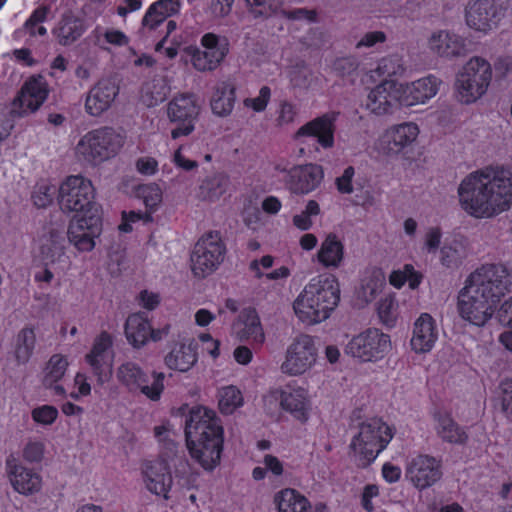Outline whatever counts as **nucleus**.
Here are the masks:
<instances>
[{"label":"nucleus","instance_id":"nucleus-52","mask_svg":"<svg viewBox=\"0 0 512 512\" xmlns=\"http://www.w3.org/2000/svg\"><path fill=\"white\" fill-rule=\"evenodd\" d=\"M377 72L381 76H402L406 71L404 59L397 54L383 57L377 65Z\"/></svg>","mask_w":512,"mask_h":512},{"label":"nucleus","instance_id":"nucleus-17","mask_svg":"<svg viewBox=\"0 0 512 512\" xmlns=\"http://www.w3.org/2000/svg\"><path fill=\"white\" fill-rule=\"evenodd\" d=\"M316 358L314 339L310 335L301 334L288 346L281 371L289 376L302 375L315 364Z\"/></svg>","mask_w":512,"mask_h":512},{"label":"nucleus","instance_id":"nucleus-36","mask_svg":"<svg viewBox=\"0 0 512 512\" xmlns=\"http://www.w3.org/2000/svg\"><path fill=\"white\" fill-rule=\"evenodd\" d=\"M435 431L437 436L445 443L465 445L468 441L466 429L460 426L448 412H435Z\"/></svg>","mask_w":512,"mask_h":512},{"label":"nucleus","instance_id":"nucleus-37","mask_svg":"<svg viewBox=\"0 0 512 512\" xmlns=\"http://www.w3.org/2000/svg\"><path fill=\"white\" fill-rule=\"evenodd\" d=\"M236 102V88L230 80L218 81L212 90L210 107L218 117L229 116Z\"/></svg>","mask_w":512,"mask_h":512},{"label":"nucleus","instance_id":"nucleus-39","mask_svg":"<svg viewBox=\"0 0 512 512\" xmlns=\"http://www.w3.org/2000/svg\"><path fill=\"white\" fill-rule=\"evenodd\" d=\"M197 362L196 345L178 343L165 356V364L172 370L188 371Z\"/></svg>","mask_w":512,"mask_h":512},{"label":"nucleus","instance_id":"nucleus-30","mask_svg":"<svg viewBox=\"0 0 512 512\" xmlns=\"http://www.w3.org/2000/svg\"><path fill=\"white\" fill-rule=\"evenodd\" d=\"M179 0H157L145 11L140 26L143 36H151L167 18L176 15L180 11Z\"/></svg>","mask_w":512,"mask_h":512},{"label":"nucleus","instance_id":"nucleus-32","mask_svg":"<svg viewBox=\"0 0 512 512\" xmlns=\"http://www.w3.org/2000/svg\"><path fill=\"white\" fill-rule=\"evenodd\" d=\"M509 277L507 268L502 264H485L471 272L464 288H498L505 285Z\"/></svg>","mask_w":512,"mask_h":512},{"label":"nucleus","instance_id":"nucleus-38","mask_svg":"<svg viewBox=\"0 0 512 512\" xmlns=\"http://www.w3.org/2000/svg\"><path fill=\"white\" fill-rule=\"evenodd\" d=\"M68 368V360L61 354L51 356L44 369L43 385L46 388L53 389L56 395L65 396V388L58 384L64 377Z\"/></svg>","mask_w":512,"mask_h":512},{"label":"nucleus","instance_id":"nucleus-23","mask_svg":"<svg viewBox=\"0 0 512 512\" xmlns=\"http://www.w3.org/2000/svg\"><path fill=\"white\" fill-rule=\"evenodd\" d=\"M406 475L417 489L424 490L441 479V461L427 454H419L409 462Z\"/></svg>","mask_w":512,"mask_h":512},{"label":"nucleus","instance_id":"nucleus-2","mask_svg":"<svg viewBox=\"0 0 512 512\" xmlns=\"http://www.w3.org/2000/svg\"><path fill=\"white\" fill-rule=\"evenodd\" d=\"M185 437L191 457L205 470H213L220 463L224 430L215 411L193 407L186 419Z\"/></svg>","mask_w":512,"mask_h":512},{"label":"nucleus","instance_id":"nucleus-3","mask_svg":"<svg viewBox=\"0 0 512 512\" xmlns=\"http://www.w3.org/2000/svg\"><path fill=\"white\" fill-rule=\"evenodd\" d=\"M493 80V67L488 59L475 55L468 58L455 75L453 93L461 104H473L483 98Z\"/></svg>","mask_w":512,"mask_h":512},{"label":"nucleus","instance_id":"nucleus-5","mask_svg":"<svg viewBox=\"0 0 512 512\" xmlns=\"http://www.w3.org/2000/svg\"><path fill=\"white\" fill-rule=\"evenodd\" d=\"M395 435V428L381 418H371L359 426L350 447L363 466H368L383 452Z\"/></svg>","mask_w":512,"mask_h":512},{"label":"nucleus","instance_id":"nucleus-34","mask_svg":"<svg viewBox=\"0 0 512 512\" xmlns=\"http://www.w3.org/2000/svg\"><path fill=\"white\" fill-rule=\"evenodd\" d=\"M345 256V245L340 236L334 232L325 235L316 253L318 263L328 269H338L341 267Z\"/></svg>","mask_w":512,"mask_h":512},{"label":"nucleus","instance_id":"nucleus-58","mask_svg":"<svg viewBox=\"0 0 512 512\" xmlns=\"http://www.w3.org/2000/svg\"><path fill=\"white\" fill-rule=\"evenodd\" d=\"M59 415L58 409L52 405H42L36 407L31 412V417L34 422L42 425L53 424Z\"/></svg>","mask_w":512,"mask_h":512},{"label":"nucleus","instance_id":"nucleus-28","mask_svg":"<svg viewBox=\"0 0 512 512\" xmlns=\"http://www.w3.org/2000/svg\"><path fill=\"white\" fill-rule=\"evenodd\" d=\"M429 51L444 59H453L466 52L465 39L449 30L434 31L427 40Z\"/></svg>","mask_w":512,"mask_h":512},{"label":"nucleus","instance_id":"nucleus-62","mask_svg":"<svg viewBox=\"0 0 512 512\" xmlns=\"http://www.w3.org/2000/svg\"><path fill=\"white\" fill-rule=\"evenodd\" d=\"M355 175V169L352 166H348L344 169L341 176L336 179V186L340 193L351 194L354 191L353 188V177Z\"/></svg>","mask_w":512,"mask_h":512},{"label":"nucleus","instance_id":"nucleus-61","mask_svg":"<svg viewBox=\"0 0 512 512\" xmlns=\"http://www.w3.org/2000/svg\"><path fill=\"white\" fill-rule=\"evenodd\" d=\"M186 145H180L172 155V162L174 165L184 171H192L198 168L199 164L197 161L189 159L183 154Z\"/></svg>","mask_w":512,"mask_h":512},{"label":"nucleus","instance_id":"nucleus-46","mask_svg":"<svg viewBox=\"0 0 512 512\" xmlns=\"http://www.w3.org/2000/svg\"><path fill=\"white\" fill-rule=\"evenodd\" d=\"M377 315L380 322L388 327L393 328L399 317V304L394 293L381 298L377 303Z\"/></svg>","mask_w":512,"mask_h":512},{"label":"nucleus","instance_id":"nucleus-24","mask_svg":"<svg viewBox=\"0 0 512 512\" xmlns=\"http://www.w3.org/2000/svg\"><path fill=\"white\" fill-rule=\"evenodd\" d=\"M5 468L9 482L16 492L31 495L41 489V475L33 468L26 467L14 455L11 454L6 458Z\"/></svg>","mask_w":512,"mask_h":512},{"label":"nucleus","instance_id":"nucleus-31","mask_svg":"<svg viewBox=\"0 0 512 512\" xmlns=\"http://www.w3.org/2000/svg\"><path fill=\"white\" fill-rule=\"evenodd\" d=\"M119 92L118 86L109 79L100 80L88 92L85 110L91 116H99L108 110Z\"/></svg>","mask_w":512,"mask_h":512},{"label":"nucleus","instance_id":"nucleus-20","mask_svg":"<svg viewBox=\"0 0 512 512\" xmlns=\"http://www.w3.org/2000/svg\"><path fill=\"white\" fill-rule=\"evenodd\" d=\"M420 127L413 121H405L388 127L378 140L379 149L388 156L399 155L416 144Z\"/></svg>","mask_w":512,"mask_h":512},{"label":"nucleus","instance_id":"nucleus-45","mask_svg":"<svg viewBox=\"0 0 512 512\" xmlns=\"http://www.w3.org/2000/svg\"><path fill=\"white\" fill-rule=\"evenodd\" d=\"M252 19L264 21L276 15L283 0H244Z\"/></svg>","mask_w":512,"mask_h":512},{"label":"nucleus","instance_id":"nucleus-9","mask_svg":"<svg viewBox=\"0 0 512 512\" xmlns=\"http://www.w3.org/2000/svg\"><path fill=\"white\" fill-rule=\"evenodd\" d=\"M200 110L198 98L192 93H179L168 102L166 115L174 124L170 133L173 140L188 137L195 131Z\"/></svg>","mask_w":512,"mask_h":512},{"label":"nucleus","instance_id":"nucleus-25","mask_svg":"<svg viewBox=\"0 0 512 512\" xmlns=\"http://www.w3.org/2000/svg\"><path fill=\"white\" fill-rule=\"evenodd\" d=\"M337 114L334 112L325 113L302 125L294 134L293 138L300 141L304 137H312L323 149H330L335 144V122Z\"/></svg>","mask_w":512,"mask_h":512},{"label":"nucleus","instance_id":"nucleus-1","mask_svg":"<svg viewBox=\"0 0 512 512\" xmlns=\"http://www.w3.org/2000/svg\"><path fill=\"white\" fill-rule=\"evenodd\" d=\"M461 210L474 219H491L512 207V170L490 165L467 174L457 188Z\"/></svg>","mask_w":512,"mask_h":512},{"label":"nucleus","instance_id":"nucleus-40","mask_svg":"<svg viewBox=\"0 0 512 512\" xmlns=\"http://www.w3.org/2000/svg\"><path fill=\"white\" fill-rule=\"evenodd\" d=\"M85 30L83 20L74 15H65L54 29V35L59 44L68 46L77 41Z\"/></svg>","mask_w":512,"mask_h":512},{"label":"nucleus","instance_id":"nucleus-51","mask_svg":"<svg viewBox=\"0 0 512 512\" xmlns=\"http://www.w3.org/2000/svg\"><path fill=\"white\" fill-rule=\"evenodd\" d=\"M167 92V86L162 80H153L144 85L141 99L147 107H154L166 99Z\"/></svg>","mask_w":512,"mask_h":512},{"label":"nucleus","instance_id":"nucleus-60","mask_svg":"<svg viewBox=\"0 0 512 512\" xmlns=\"http://www.w3.org/2000/svg\"><path fill=\"white\" fill-rule=\"evenodd\" d=\"M387 36L383 31L375 30L364 33L355 44L356 49H368L382 44L386 41Z\"/></svg>","mask_w":512,"mask_h":512},{"label":"nucleus","instance_id":"nucleus-12","mask_svg":"<svg viewBox=\"0 0 512 512\" xmlns=\"http://www.w3.org/2000/svg\"><path fill=\"white\" fill-rule=\"evenodd\" d=\"M225 252V245L217 232L201 236L195 243L190 257L193 274L199 278L212 274L223 262Z\"/></svg>","mask_w":512,"mask_h":512},{"label":"nucleus","instance_id":"nucleus-63","mask_svg":"<svg viewBox=\"0 0 512 512\" xmlns=\"http://www.w3.org/2000/svg\"><path fill=\"white\" fill-rule=\"evenodd\" d=\"M501 406L505 414L512 413V379L506 378L500 382Z\"/></svg>","mask_w":512,"mask_h":512},{"label":"nucleus","instance_id":"nucleus-56","mask_svg":"<svg viewBox=\"0 0 512 512\" xmlns=\"http://www.w3.org/2000/svg\"><path fill=\"white\" fill-rule=\"evenodd\" d=\"M272 96V91L268 86H262L255 97H248L243 100L244 107L251 109L256 113L266 110Z\"/></svg>","mask_w":512,"mask_h":512},{"label":"nucleus","instance_id":"nucleus-13","mask_svg":"<svg viewBox=\"0 0 512 512\" xmlns=\"http://www.w3.org/2000/svg\"><path fill=\"white\" fill-rule=\"evenodd\" d=\"M102 233L100 208H90L86 213L75 214L67 229L69 243L78 252H90L96 246V239Z\"/></svg>","mask_w":512,"mask_h":512},{"label":"nucleus","instance_id":"nucleus-35","mask_svg":"<svg viewBox=\"0 0 512 512\" xmlns=\"http://www.w3.org/2000/svg\"><path fill=\"white\" fill-rule=\"evenodd\" d=\"M235 329L241 341L254 345H262L265 341L263 327L255 308H245L241 311Z\"/></svg>","mask_w":512,"mask_h":512},{"label":"nucleus","instance_id":"nucleus-42","mask_svg":"<svg viewBox=\"0 0 512 512\" xmlns=\"http://www.w3.org/2000/svg\"><path fill=\"white\" fill-rule=\"evenodd\" d=\"M38 254L46 264L59 262L65 254L61 236L56 232L42 236L38 241Z\"/></svg>","mask_w":512,"mask_h":512},{"label":"nucleus","instance_id":"nucleus-10","mask_svg":"<svg viewBox=\"0 0 512 512\" xmlns=\"http://www.w3.org/2000/svg\"><path fill=\"white\" fill-rule=\"evenodd\" d=\"M118 381L130 392L140 391L151 401H158L164 390L165 375L162 372H145L137 363H122L116 373Z\"/></svg>","mask_w":512,"mask_h":512},{"label":"nucleus","instance_id":"nucleus-29","mask_svg":"<svg viewBox=\"0 0 512 512\" xmlns=\"http://www.w3.org/2000/svg\"><path fill=\"white\" fill-rule=\"evenodd\" d=\"M143 477L147 489L157 495L168 498L173 479L170 467L165 460L145 461L143 465Z\"/></svg>","mask_w":512,"mask_h":512},{"label":"nucleus","instance_id":"nucleus-7","mask_svg":"<svg viewBox=\"0 0 512 512\" xmlns=\"http://www.w3.org/2000/svg\"><path fill=\"white\" fill-rule=\"evenodd\" d=\"M341 290H302L293 303L297 317L306 324L326 320L340 301Z\"/></svg>","mask_w":512,"mask_h":512},{"label":"nucleus","instance_id":"nucleus-54","mask_svg":"<svg viewBox=\"0 0 512 512\" xmlns=\"http://www.w3.org/2000/svg\"><path fill=\"white\" fill-rule=\"evenodd\" d=\"M298 116V109L290 101L283 100L279 103L276 111L275 123L277 127L283 128L292 125Z\"/></svg>","mask_w":512,"mask_h":512},{"label":"nucleus","instance_id":"nucleus-43","mask_svg":"<svg viewBox=\"0 0 512 512\" xmlns=\"http://www.w3.org/2000/svg\"><path fill=\"white\" fill-rule=\"evenodd\" d=\"M228 178L223 174H214L205 178L198 188L201 200L214 202L219 200L227 191Z\"/></svg>","mask_w":512,"mask_h":512},{"label":"nucleus","instance_id":"nucleus-49","mask_svg":"<svg viewBox=\"0 0 512 512\" xmlns=\"http://www.w3.org/2000/svg\"><path fill=\"white\" fill-rule=\"evenodd\" d=\"M137 195L142 199L147 213L152 216L161 206L163 201V190L156 183L140 185L137 189Z\"/></svg>","mask_w":512,"mask_h":512},{"label":"nucleus","instance_id":"nucleus-55","mask_svg":"<svg viewBox=\"0 0 512 512\" xmlns=\"http://www.w3.org/2000/svg\"><path fill=\"white\" fill-rule=\"evenodd\" d=\"M55 187L48 182L38 183L32 193V201L38 208H45L53 202Z\"/></svg>","mask_w":512,"mask_h":512},{"label":"nucleus","instance_id":"nucleus-27","mask_svg":"<svg viewBox=\"0 0 512 512\" xmlns=\"http://www.w3.org/2000/svg\"><path fill=\"white\" fill-rule=\"evenodd\" d=\"M324 179V169L315 163L296 165L289 171L288 186L292 193L306 195L315 191Z\"/></svg>","mask_w":512,"mask_h":512},{"label":"nucleus","instance_id":"nucleus-22","mask_svg":"<svg viewBox=\"0 0 512 512\" xmlns=\"http://www.w3.org/2000/svg\"><path fill=\"white\" fill-rule=\"evenodd\" d=\"M112 345L111 335L103 331L95 338L90 352L85 356L86 363L91 367L100 385L107 382L112 375Z\"/></svg>","mask_w":512,"mask_h":512},{"label":"nucleus","instance_id":"nucleus-33","mask_svg":"<svg viewBox=\"0 0 512 512\" xmlns=\"http://www.w3.org/2000/svg\"><path fill=\"white\" fill-rule=\"evenodd\" d=\"M438 339V329L435 320L428 313H421L414 322L411 348L416 353L430 352Z\"/></svg>","mask_w":512,"mask_h":512},{"label":"nucleus","instance_id":"nucleus-6","mask_svg":"<svg viewBox=\"0 0 512 512\" xmlns=\"http://www.w3.org/2000/svg\"><path fill=\"white\" fill-rule=\"evenodd\" d=\"M510 0H469L464 7L465 25L487 36L496 31L506 19Z\"/></svg>","mask_w":512,"mask_h":512},{"label":"nucleus","instance_id":"nucleus-41","mask_svg":"<svg viewBox=\"0 0 512 512\" xmlns=\"http://www.w3.org/2000/svg\"><path fill=\"white\" fill-rule=\"evenodd\" d=\"M277 512H312L309 500L292 488H285L275 494Z\"/></svg>","mask_w":512,"mask_h":512},{"label":"nucleus","instance_id":"nucleus-64","mask_svg":"<svg viewBox=\"0 0 512 512\" xmlns=\"http://www.w3.org/2000/svg\"><path fill=\"white\" fill-rule=\"evenodd\" d=\"M159 163L152 156H143L136 161L137 171L146 176H153L158 172Z\"/></svg>","mask_w":512,"mask_h":512},{"label":"nucleus","instance_id":"nucleus-50","mask_svg":"<svg viewBox=\"0 0 512 512\" xmlns=\"http://www.w3.org/2000/svg\"><path fill=\"white\" fill-rule=\"evenodd\" d=\"M36 342L34 329L23 328L17 335L15 357L19 363H26L31 357Z\"/></svg>","mask_w":512,"mask_h":512},{"label":"nucleus","instance_id":"nucleus-48","mask_svg":"<svg viewBox=\"0 0 512 512\" xmlns=\"http://www.w3.org/2000/svg\"><path fill=\"white\" fill-rule=\"evenodd\" d=\"M422 274L418 272L411 264H405L403 267L393 270L389 276V282L395 288H401L408 285L409 288H417L421 284Z\"/></svg>","mask_w":512,"mask_h":512},{"label":"nucleus","instance_id":"nucleus-4","mask_svg":"<svg viewBox=\"0 0 512 512\" xmlns=\"http://www.w3.org/2000/svg\"><path fill=\"white\" fill-rule=\"evenodd\" d=\"M125 137L110 127L88 131L80 137L73 152L80 163L97 166L115 157L122 149Z\"/></svg>","mask_w":512,"mask_h":512},{"label":"nucleus","instance_id":"nucleus-59","mask_svg":"<svg viewBox=\"0 0 512 512\" xmlns=\"http://www.w3.org/2000/svg\"><path fill=\"white\" fill-rule=\"evenodd\" d=\"M234 3L235 0H210L208 12L213 19H224L231 14Z\"/></svg>","mask_w":512,"mask_h":512},{"label":"nucleus","instance_id":"nucleus-57","mask_svg":"<svg viewBox=\"0 0 512 512\" xmlns=\"http://www.w3.org/2000/svg\"><path fill=\"white\" fill-rule=\"evenodd\" d=\"M152 221V216L150 213L141 212V211H129L122 213V222L119 225V230L124 233L131 232L136 223H150Z\"/></svg>","mask_w":512,"mask_h":512},{"label":"nucleus","instance_id":"nucleus-44","mask_svg":"<svg viewBox=\"0 0 512 512\" xmlns=\"http://www.w3.org/2000/svg\"><path fill=\"white\" fill-rule=\"evenodd\" d=\"M94 43L106 49V45L123 47L129 44V37L120 29L96 26L91 32Z\"/></svg>","mask_w":512,"mask_h":512},{"label":"nucleus","instance_id":"nucleus-14","mask_svg":"<svg viewBox=\"0 0 512 512\" xmlns=\"http://www.w3.org/2000/svg\"><path fill=\"white\" fill-rule=\"evenodd\" d=\"M93 198L94 188L91 181L80 175L67 177L58 189V202L64 212L81 214L90 208H99Z\"/></svg>","mask_w":512,"mask_h":512},{"label":"nucleus","instance_id":"nucleus-21","mask_svg":"<svg viewBox=\"0 0 512 512\" xmlns=\"http://www.w3.org/2000/svg\"><path fill=\"white\" fill-rule=\"evenodd\" d=\"M364 107L375 116H385L400 108L397 80H384L367 94Z\"/></svg>","mask_w":512,"mask_h":512},{"label":"nucleus","instance_id":"nucleus-8","mask_svg":"<svg viewBox=\"0 0 512 512\" xmlns=\"http://www.w3.org/2000/svg\"><path fill=\"white\" fill-rule=\"evenodd\" d=\"M502 295L494 290H459V314L471 324L483 326L493 316Z\"/></svg>","mask_w":512,"mask_h":512},{"label":"nucleus","instance_id":"nucleus-18","mask_svg":"<svg viewBox=\"0 0 512 512\" xmlns=\"http://www.w3.org/2000/svg\"><path fill=\"white\" fill-rule=\"evenodd\" d=\"M442 81L435 75H427L413 81H398L400 108L410 109L426 105L439 92Z\"/></svg>","mask_w":512,"mask_h":512},{"label":"nucleus","instance_id":"nucleus-47","mask_svg":"<svg viewBox=\"0 0 512 512\" xmlns=\"http://www.w3.org/2000/svg\"><path fill=\"white\" fill-rule=\"evenodd\" d=\"M243 402L242 392L236 386H225L218 391V406L222 414H232Z\"/></svg>","mask_w":512,"mask_h":512},{"label":"nucleus","instance_id":"nucleus-15","mask_svg":"<svg viewBox=\"0 0 512 512\" xmlns=\"http://www.w3.org/2000/svg\"><path fill=\"white\" fill-rule=\"evenodd\" d=\"M203 49L187 48L193 68L199 72L214 71L224 61L229 52V43L225 37L215 33H205L200 40Z\"/></svg>","mask_w":512,"mask_h":512},{"label":"nucleus","instance_id":"nucleus-16","mask_svg":"<svg viewBox=\"0 0 512 512\" xmlns=\"http://www.w3.org/2000/svg\"><path fill=\"white\" fill-rule=\"evenodd\" d=\"M49 95L46 79L40 75L29 77L13 99L10 108L12 117H27L40 109Z\"/></svg>","mask_w":512,"mask_h":512},{"label":"nucleus","instance_id":"nucleus-19","mask_svg":"<svg viewBox=\"0 0 512 512\" xmlns=\"http://www.w3.org/2000/svg\"><path fill=\"white\" fill-rule=\"evenodd\" d=\"M271 394L276 400H279L280 408L289 413L293 419L301 424L308 422L312 404L306 388L292 382L273 390Z\"/></svg>","mask_w":512,"mask_h":512},{"label":"nucleus","instance_id":"nucleus-11","mask_svg":"<svg viewBox=\"0 0 512 512\" xmlns=\"http://www.w3.org/2000/svg\"><path fill=\"white\" fill-rule=\"evenodd\" d=\"M391 348L390 336L378 328H367L354 335L345 345L344 352L360 362H377Z\"/></svg>","mask_w":512,"mask_h":512},{"label":"nucleus","instance_id":"nucleus-53","mask_svg":"<svg viewBox=\"0 0 512 512\" xmlns=\"http://www.w3.org/2000/svg\"><path fill=\"white\" fill-rule=\"evenodd\" d=\"M48 8L42 6L37 8L25 22L23 31L32 37L44 36L47 33L42 23L47 19Z\"/></svg>","mask_w":512,"mask_h":512},{"label":"nucleus","instance_id":"nucleus-26","mask_svg":"<svg viewBox=\"0 0 512 512\" xmlns=\"http://www.w3.org/2000/svg\"><path fill=\"white\" fill-rule=\"evenodd\" d=\"M125 336L135 348L144 346L150 339L159 341L168 334L169 327L153 329L145 313H134L128 316L125 323Z\"/></svg>","mask_w":512,"mask_h":512}]
</instances>
